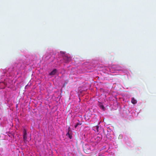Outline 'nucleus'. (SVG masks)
I'll use <instances>...</instances> for the list:
<instances>
[{"label": "nucleus", "mask_w": 156, "mask_h": 156, "mask_svg": "<svg viewBox=\"0 0 156 156\" xmlns=\"http://www.w3.org/2000/svg\"><path fill=\"white\" fill-rule=\"evenodd\" d=\"M81 125V124L80 122H78L76 123V124L75 126V128H76L79 125Z\"/></svg>", "instance_id": "0eeeda50"}, {"label": "nucleus", "mask_w": 156, "mask_h": 156, "mask_svg": "<svg viewBox=\"0 0 156 156\" xmlns=\"http://www.w3.org/2000/svg\"><path fill=\"white\" fill-rule=\"evenodd\" d=\"M86 146L87 147H84L83 148V150H84V151L85 152H86V151H87V149H89V147L88 145H86Z\"/></svg>", "instance_id": "423d86ee"}, {"label": "nucleus", "mask_w": 156, "mask_h": 156, "mask_svg": "<svg viewBox=\"0 0 156 156\" xmlns=\"http://www.w3.org/2000/svg\"><path fill=\"white\" fill-rule=\"evenodd\" d=\"M71 132L70 129V127H69L68 128V131L67 133L66 134V136L69 137L70 139L72 138V135L71 134Z\"/></svg>", "instance_id": "f03ea898"}, {"label": "nucleus", "mask_w": 156, "mask_h": 156, "mask_svg": "<svg viewBox=\"0 0 156 156\" xmlns=\"http://www.w3.org/2000/svg\"><path fill=\"white\" fill-rule=\"evenodd\" d=\"M57 70L56 69H54L52 70L50 73H49V75H54L56 72Z\"/></svg>", "instance_id": "7ed1b4c3"}, {"label": "nucleus", "mask_w": 156, "mask_h": 156, "mask_svg": "<svg viewBox=\"0 0 156 156\" xmlns=\"http://www.w3.org/2000/svg\"><path fill=\"white\" fill-rule=\"evenodd\" d=\"M23 139L25 142H27V133L25 129H24L23 131Z\"/></svg>", "instance_id": "f257e3e1"}, {"label": "nucleus", "mask_w": 156, "mask_h": 156, "mask_svg": "<svg viewBox=\"0 0 156 156\" xmlns=\"http://www.w3.org/2000/svg\"><path fill=\"white\" fill-rule=\"evenodd\" d=\"M131 102L133 104H135L137 102L136 100H135L134 98H132L131 99Z\"/></svg>", "instance_id": "20e7f679"}, {"label": "nucleus", "mask_w": 156, "mask_h": 156, "mask_svg": "<svg viewBox=\"0 0 156 156\" xmlns=\"http://www.w3.org/2000/svg\"><path fill=\"white\" fill-rule=\"evenodd\" d=\"M94 128L96 129V130H97V132L99 131V130H98L99 126H96Z\"/></svg>", "instance_id": "6e6552de"}, {"label": "nucleus", "mask_w": 156, "mask_h": 156, "mask_svg": "<svg viewBox=\"0 0 156 156\" xmlns=\"http://www.w3.org/2000/svg\"><path fill=\"white\" fill-rule=\"evenodd\" d=\"M99 106L101 109L103 110H104L105 107L101 103H100L99 104Z\"/></svg>", "instance_id": "39448f33"}]
</instances>
